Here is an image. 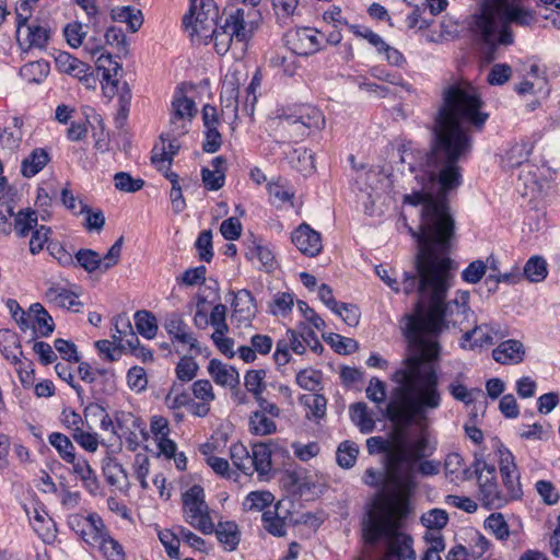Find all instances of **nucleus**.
<instances>
[{
    "label": "nucleus",
    "instance_id": "41",
    "mask_svg": "<svg viewBox=\"0 0 560 560\" xmlns=\"http://www.w3.org/2000/svg\"><path fill=\"white\" fill-rule=\"evenodd\" d=\"M273 495L269 491H253L243 502L244 510L246 511H264L269 508L273 502Z\"/></svg>",
    "mask_w": 560,
    "mask_h": 560
},
{
    "label": "nucleus",
    "instance_id": "28",
    "mask_svg": "<svg viewBox=\"0 0 560 560\" xmlns=\"http://www.w3.org/2000/svg\"><path fill=\"white\" fill-rule=\"evenodd\" d=\"M253 472L265 475L271 469V451L267 443H256L252 452Z\"/></svg>",
    "mask_w": 560,
    "mask_h": 560
},
{
    "label": "nucleus",
    "instance_id": "53",
    "mask_svg": "<svg viewBox=\"0 0 560 560\" xmlns=\"http://www.w3.org/2000/svg\"><path fill=\"white\" fill-rule=\"evenodd\" d=\"M226 306L224 304H217L212 308L209 316V325L214 328L213 332L217 335L226 334L229 331V326L226 324Z\"/></svg>",
    "mask_w": 560,
    "mask_h": 560
},
{
    "label": "nucleus",
    "instance_id": "43",
    "mask_svg": "<svg viewBox=\"0 0 560 560\" xmlns=\"http://www.w3.org/2000/svg\"><path fill=\"white\" fill-rule=\"evenodd\" d=\"M195 114V102L182 92H177L172 102V115L190 120Z\"/></svg>",
    "mask_w": 560,
    "mask_h": 560
},
{
    "label": "nucleus",
    "instance_id": "39",
    "mask_svg": "<svg viewBox=\"0 0 560 560\" xmlns=\"http://www.w3.org/2000/svg\"><path fill=\"white\" fill-rule=\"evenodd\" d=\"M102 469L106 481L112 486H117L122 480L127 481V471L115 458L110 456L103 459Z\"/></svg>",
    "mask_w": 560,
    "mask_h": 560
},
{
    "label": "nucleus",
    "instance_id": "34",
    "mask_svg": "<svg viewBox=\"0 0 560 560\" xmlns=\"http://www.w3.org/2000/svg\"><path fill=\"white\" fill-rule=\"evenodd\" d=\"M249 431L255 435H269L277 431L273 419L259 410L254 411L249 417Z\"/></svg>",
    "mask_w": 560,
    "mask_h": 560
},
{
    "label": "nucleus",
    "instance_id": "32",
    "mask_svg": "<svg viewBox=\"0 0 560 560\" xmlns=\"http://www.w3.org/2000/svg\"><path fill=\"white\" fill-rule=\"evenodd\" d=\"M48 442L66 463L70 464L77 458L74 445L67 435L54 432L48 436Z\"/></svg>",
    "mask_w": 560,
    "mask_h": 560
},
{
    "label": "nucleus",
    "instance_id": "51",
    "mask_svg": "<svg viewBox=\"0 0 560 560\" xmlns=\"http://www.w3.org/2000/svg\"><path fill=\"white\" fill-rule=\"evenodd\" d=\"M265 370H250L245 375V387L255 396V399L261 396L265 389Z\"/></svg>",
    "mask_w": 560,
    "mask_h": 560
},
{
    "label": "nucleus",
    "instance_id": "21",
    "mask_svg": "<svg viewBox=\"0 0 560 560\" xmlns=\"http://www.w3.org/2000/svg\"><path fill=\"white\" fill-rule=\"evenodd\" d=\"M533 151V144L529 141H522L513 144L502 156V166L504 168L523 167L528 164V158Z\"/></svg>",
    "mask_w": 560,
    "mask_h": 560
},
{
    "label": "nucleus",
    "instance_id": "33",
    "mask_svg": "<svg viewBox=\"0 0 560 560\" xmlns=\"http://www.w3.org/2000/svg\"><path fill=\"white\" fill-rule=\"evenodd\" d=\"M49 63L46 61H33L20 69V75L28 83H42L49 73Z\"/></svg>",
    "mask_w": 560,
    "mask_h": 560
},
{
    "label": "nucleus",
    "instance_id": "49",
    "mask_svg": "<svg viewBox=\"0 0 560 560\" xmlns=\"http://www.w3.org/2000/svg\"><path fill=\"white\" fill-rule=\"evenodd\" d=\"M359 450L354 443L343 442L339 445L337 451V463L342 468H351L357 460Z\"/></svg>",
    "mask_w": 560,
    "mask_h": 560
},
{
    "label": "nucleus",
    "instance_id": "31",
    "mask_svg": "<svg viewBox=\"0 0 560 560\" xmlns=\"http://www.w3.org/2000/svg\"><path fill=\"white\" fill-rule=\"evenodd\" d=\"M213 533H215L218 540L230 551L236 549L240 544V534L234 522L219 523Z\"/></svg>",
    "mask_w": 560,
    "mask_h": 560
},
{
    "label": "nucleus",
    "instance_id": "38",
    "mask_svg": "<svg viewBox=\"0 0 560 560\" xmlns=\"http://www.w3.org/2000/svg\"><path fill=\"white\" fill-rule=\"evenodd\" d=\"M548 275L547 262L540 256L530 257L524 266V276L529 282H541Z\"/></svg>",
    "mask_w": 560,
    "mask_h": 560
},
{
    "label": "nucleus",
    "instance_id": "55",
    "mask_svg": "<svg viewBox=\"0 0 560 560\" xmlns=\"http://www.w3.org/2000/svg\"><path fill=\"white\" fill-rule=\"evenodd\" d=\"M448 390L454 399L465 402L466 405H469L475 400L476 394L481 395V389H468L465 385L460 384L457 381H454L448 385Z\"/></svg>",
    "mask_w": 560,
    "mask_h": 560
},
{
    "label": "nucleus",
    "instance_id": "1",
    "mask_svg": "<svg viewBox=\"0 0 560 560\" xmlns=\"http://www.w3.org/2000/svg\"><path fill=\"white\" fill-rule=\"evenodd\" d=\"M479 93H442L435 115L429 151L404 145L400 161L411 173L418 188L405 195L404 203L421 206L420 224L416 230L402 217L404 225L418 244L416 273L405 272L402 291L418 293L413 313L406 314L405 336L408 354L393 373L400 386L395 395L409 404L411 411L441 406L439 377L434 362L439 358L438 335L445 324L460 326L471 315L469 292H458L445 303L451 287L452 259L448 257L455 237V221L446 202L448 191L462 184L459 162L472 148L468 126L481 129L489 118Z\"/></svg>",
    "mask_w": 560,
    "mask_h": 560
},
{
    "label": "nucleus",
    "instance_id": "29",
    "mask_svg": "<svg viewBox=\"0 0 560 560\" xmlns=\"http://www.w3.org/2000/svg\"><path fill=\"white\" fill-rule=\"evenodd\" d=\"M351 420L359 430L366 434L371 433L375 428V421L368 411L365 402H355L350 407Z\"/></svg>",
    "mask_w": 560,
    "mask_h": 560
},
{
    "label": "nucleus",
    "instance_id": "30",
    "mask_svg": "<svg viewBox=\"0 0 560 560\" xmlns=\"http://www.w3.org/2000/svg\"><path fill=\"white\" fill-rule=\"evenodd\" d=\"M444 467L447 476H454L452 480H469L472 478V471L465 467L464 458L458 453L448 454L445 458Z\"/></svg>",
    "mask_w": 560,
    "mask_h": 560
},
{
    "label": "nucleus",
    "instance_id": "8",
    "mask_svg": "<svg viewBox=\"0 0 560 560\" xmlns=\"http://www.w3.org/2000/svg\"><path fill=\"white\" fill-rule=\"evenodd\" d=\"M472 477L476 476L479 499L482 504L489 509H500L505 505L503 492L499 490L495 478V467L482 459H476L474 463Z\"/></svg>",
    "mask_w": 560,
    "mask_h": 560
},
{
    "label": "nucleus",
    "instance_id": "9",
    "mask_svg": "<svg viewBox=\"0 0 560 560\" xmlns=\"http://www.w3.org/2000/svg\"><path fill=\"white\" fill-rule=\"evenodd\" d=\"M122 245L124 236H120L103 257L97 252L89 248H81L74 257L77 264L89 273L96 270L107 271L120 261Z\"/></svg>",
    "mask_w": 560,
    "mask_h": 560
},
{
    "label": "nucleus",
    "instance_id": "56",
    "mask_svg": "<svg viewBox=\"0 0 560 560\" xmlns=\"http://www.w3.org/2000/svg\"><path fill=\"white\" fill-rule=\"evenodd\" d=\"M117 332H119V349H130V351H135L140 346V341L138 336L132 329V326L129 322L124 324V328L119 329L118 325H116Z\"/></svg>",
    "mask_w": 560,
    "mask_h": 560
},
{
    "label": "nucleus",
    "instance_id": "37",
    "mask_svg": "<svg viewBox=\"0 0 560 560\" xmlns=\"http://www.w3.org/2000/svg\"><path fill=\"white\" fill-rule=\"evenodd\" d=\"M25 44L26 49L39 48L43 49L47 46L50 38V31L40 25H27Z\"/></svg>",
    "mask_w": 560,
    "mask_h": 560
},
{
    "label": "nucleus",
    "instance_id": "44",
    "mask_svg": "<svg viewBox=\"0 0 560 560\" xmlns=\"http://www.w3.org/2000/svg\"><path fill=\"white\" fill-rule=\"evenodd\" d=\"M159 539L165 548L167 556L172 559L178 560L180 558L179 555V544L182 538L177 530L164 529L159 533Z\"/></svg>",
    "mask_w": 560,
    "mask_h": 560
},
{
    "label": "nucleus",
    "instance_id": "27",
    "mask_svg": "<svg viewBox=\"0 0 560 560\" xmlns=\"http://www.w3.org/2000/svg\"><path fill=\"white\" fill-rule=\"evenodd\" d=\"M70 464L73 467V472L81 479L88 490L93 492L98 489L97 476L86 458L77 457L74 462Z\"/></svg>",
    "mask_w": 560,
    "mask_h": 560
},
{
    "label": "nucleus",
    "instance_id": "12",
    "mask_svg": "<svg viewBox=\"0 0 560 560\" xmlns=\"http://www.w3.org/2000/svg\"><path fill=\"white\" fill-rule=\"evenodd\" d=\"M287 47L298 56L315 54L320 48L317 31L310 27L293 28L285 33Z\"/></svg>",
    "mask_w": 560,
    "mask_h": 560
},
{
    "label": "nucleus",
    "instance_id": "24",
    "mask_svg": "<svg viewBox=\"0 0 560 560\" xmlns=\"http://www.w3.org/2000/svg\"><path fill=\"white\" fill-rule=\"evenodd\" d=\"M231 294L234 295L232 304L234 313L238 315L240 319L248 322L254 318L257 307L253 294L245 289Z\"/></svg>",
    "mask_w": 560,
    "mask_h": 560
},
{
    "label": "nucleus",
    "instance_id": "57",
    "mask_svg": "<svg viewBox=\"0 0 560 560\" xmlns=\"http://www.w3.org/2000/svg\"><path fill=\"white\" fill-rule=\"evenodd\" d=\"M486 528L491 530L498 539H506L510 535L509 526L500 513H493L485 522Z\"/></svg>",
    "mask_w": 560,
    "mask_h": 560
},
{
    "label": "nucleus",
    "instance_id": "22",
    "mask_svg": "<svg viewBox=\"0 0 560 560\" xmlns=\"http://www.w3.org/2000/svg\"><path fill=\"white\" fill-rule=\"evenodd\" d=\"M493 336L491 329L487 325L476 326L467 330L462 338V347L464 349L483 348L493 345Z\"/></svg>",
    "mask_w": 560,
    "mask_h": 560
},
{
    "label": "nucleus",
    "instance_id": "16",
    "mask_svg": "<svg viewBox=\"0 0 560 560\" xmlns=\"http://www.w3.org/2000/svg\"><path fill=\"white\" fill-rule=\"evenodd\" d=\"M96 68L102 72L105 82L103 85L105 95L113 97L118 91V75L122 71L121 65L110 54H102L96 60Z\"/></svg>",
    "mask_w": 560,
    "mask_h": 560
},
{
    "label": "nucleus",
    "instance_id": "6",
    "mask_svg": "<svg viewBox=\"0 0 560 560\" xmlns=\"http://www.w3.org/2000/svg\"><path fill=\"white\" fill-rule=\"evenodd\" d=\"M370 487L378 488L381 497L374 502L369 513H376L385 499H393L397 504L408 505V497L416 488L415 465H394L385 463V468L376 470L368 468L362 478Z\"/></svg>",
    "mask_w": 560,
    "mask_h": 560
},
{
    "label": "nucleus",
    "instance_id": "4",
    "mask_svg": "<svg viewBox=\"0 0 560 560\" xmlns=\"http://www.w3.org/2000/svg\"><path fill=\"white\" fill-rule=\"evenodd\" d=\"M535 21V13L523 7L521 0H481L479 11L472 15L470 30L494 52L498 46L514 43L511 24L529 26Z\"/></svg>",
    "mask_w": 560,
    "mask_h": 560
},
{
    "label": "nucleus",
    "instance_id": "59",
    "mask_svg": "<svg viewBox=\"0 0 560 560\" xmlns=\"http://www.w3.org/2000/svg\"><path fill=\"white\" fill-rule=\"evenodd\" d=\"M108 560H121L124 557L122 547L108 534L96 546Z\"/></svg>",
    "mask_w": 560,
    "mask_h": 560
},
{
    "label": "nucleus",
    "instance_id": "18",
    "mask_svg": "<svg viewBox=\"0 0 560 560\" xmlns=\"http://www.w3.org/2000/svg\"><path fill=\"white\" fill-rule=\"evenodd\" d=\"M492 357L500 364H517L524 360L525 348L521 341L509 339L493 349Z\"/></svg>",
    "mask_w": 560,
    "mask_h": 560
},
{
    "label": "nucleus",
    "instance_id": "3",
    "mask_svg": "<svg viewBox=\"0 0 560 560\" xmlns=\"http://www.w3.org/2000/svg\"><path fill=\"white\" fill-rule=\"evenodd\" d=\"M219 10L212 0H191L189 13L183 19L186 28H191V36H198L205 43L214 39L218 54L231 52L234 59H242L247 50L248 33L245 27V12L236 9L231 12L220 28L217 27Z\"/></svg>",
    "mask_w": 560,
    "mask_h": 560
},
{
    "label": "nucleus",
    "instance_id": "15",
    "mask_svg": "<svg viewBox=\"0 0 560 560\" xmlns=\"http://www.w3.org/2000/svg\"><path fill=\"white\" fill-rule=\"evenodd\" d=\"M47 284L48 288L45 292L47 303L59 308L80 311L82 303L78 300V294L74 291L54 281H48Z\"/></svg>",
    "mask_w": 560,
    "mask_h": 560
},
{
    "label": "nucleus",
    "instance_id": "11",
    "mask_svg": "<svg viewBox=\"0 0 560 560\" xmlns=\"http://www.w3.org/2000/svg\"><path fill=\"white\" fill-rule=\"evenodd\" d=\"M500 474L504 487L503 497L505 504L512 500H518L523 495L520 472L514 463V456L509 450L500 451Z\"/></svg>",
    "mask_w": 560,
    "mask_h": 560
},
{
    "label": "nucleus",
    "instance_id": "47",
    "mask_svg": "<svg viewBox=\"0 0 560 560\" xmlns=\"http://www.w3.org/2000/svg\"><path fill=\"white\" fill-rule=\"evenodd\" d=\"M253 246H249L250 258L257 257V259L261 262V265L267 269L271 270L275 266V256L272 252L265 245H262L261 241L253 240Z\"/></svg>",
    "mask_w": 560,
    "mask_h": 560
},
{
    "label": "nucleus",
    "instance_id": "62",
    "mask_svg": "<svg viewBox=\"0 0 560 560\" xmlns=\"http://www.w3.org/2000/svg\"><path fill=\"white\" fill-rule=\"evenodd\" d=\"M198 371V364L191 357H184L176 366V375L180 381H191Z\"/></svg>",
    "mask_w": 560,
    "mask_h": 560
},
{
    "label": "nucleus",
    "instance_id": "13",
    "mask_svg": "<svg viewBox=\"0 0 560 560\" xmlns=\"http://www.w3.org/2000/svg\"><path fill=\"white\" fill-rule=\"evenodd\" d=\"M164 328L173 343L182 346H188L189 350H194L195 353H201V348L198 340L194 337V334L189 330L188 325L184 322L182 315L177 313L170 314L164 323Z\"/></svg>",
    "mask_w": 560,
    "mask_h": 560
},
{
    "label": "nucleus",
    "instance_id": "25",
    "mask_svg": "<svg viewBox=\"0 0 560 560\" xmlns=\"http://www.w3.org/2000/svg\"><path fill=\"white\" fill-rule=\"evenodd\" d=\"M114 21L126 23L130 32L136 33L143 24L141 10L133 7H118L110 12Z\"/></svg>",
    "mask_w": 560,
    "mask_h": 560
},
{
    "label": "nucleus",
    "instance_id": "35",
    "mask_svg": "<svg viewBox=\"0 0 560 560\" xmlns=\"http://www.w3.org/2000/svg\"><path fill=\"white\" fill-rule=\"evenodd\" d=\"M30 314L34 316V327L39 331L42 336L47 337L54 331L55 325L52 317L40 303L32 304L30 307Z\"/></svg>",
    "mask_w": 560,
    "mask_h": 560
},
{
    "label": "nucleus",
    "instance_id": "52",
    "mask_svg": "<svg viewBox=\"0 0 560 560\" xmlns=\"http://www.w3.org/2000/svg\"><path fill=\"white\" fill-rule=\"evenodd\" d=\"M326 340L339 354H351L359 348V345L354 339L342 337L338 334H330Z\"/></svg>",
    "mask_w": 560,
    "mask_h": 560
},
{
    "label": "nucleus",
    "instance_id": "5",
    "mask_svg": "<svg viewBox=\"0 0 560 560\" xmlns=\"http://www.w3.org/2000/svg\"><path fill=\"white\" fill-rule=\"evenodd\" d=\"M408 505L397 504L393 499H385L376 513H368L363 521V537L374 545L381 538L387 542V555L398 560H416L412 539L400 532L402 521L407 516Z\"/></svg>",
    "mask_w": 560,
    "mask_h": 560
},
{
    "label": "nucleus",
    "instance_id": "54",
    "mask_svg": "<svg viewBox=\"0 0 560 560\" xmlns=\"http://www.w3.org/2000/svg\"><path fill=\"white\" fill-rule=\"evenodd\" d=\"M422 524L430 530H440L448 522L447 513L440 509H433L421 517Z\"/></svg>",
    "mask_w": 560,
    "mask_h": 560
},
{
    "label": "nucleus",
    "instance_id": "64",
    "mask_svg": "<svg viewBox=\"0 0 560 560\" xmlns=\"http://www.w3.org/2000/svg\"><path fill=\"white\" fill-rule=\"evenodd\" d=\"M365 393L366 397L377 405L383 404L386 400V385L377 377H372L370 380Z\"/></svg>",
    "mask_w": 560,
    "mask_h": 560
},
{
    "label": "nucleus",
    "instance_id": "42",
    "mask_svg": "<svg viewBox=\"0 0 560 560\" xmlns=\"http://www.w3.org/2000/svg\"><path fill=\"white\" fill-rule=\"evenodd\" d=\"M37 226V213L33 210H21L14 218V230L21 237H25L31 230Z\"/></svg>",
    "mask_w": 560,
    "mask_h": 560
},
{
    "label": "nucleus",
    "instance_id": "2",
    "mask_svg": "<svg viewBox=\"0 0 560 560\" xmlns=\"http://www.w3.org/2000/svg\"><path fill=\"white\" fill-rule=\"evenodd\" d=\"M394 383L396 386L392 389V397L386 406V416L395 424L390 439L371 436L366 440V448L370 454L384 453L385 463L416 465L435 450L427 432V412L435 408H425L420 412L411 411L406 400L396 397L395 392L400 384Z\"/></svg>",
    "mask_w": 560,
    "mask_h": 560
},
{
    "label": "nucleus",
    "instance_id": "36",
    "mask_svg": "<svg viewBox=\"0 0 560 560\" xmlns=\"http://www.w3.org/2000/svg\"><path fill=\"white\" fill-rule=\"evenodd\" d=\"M231 459L240 470L245 475L253 474L252 454L242 443H234L230 448Z\"/></svg>",
    "mask_w": 560,
    "mask_h": 560
},
{
    "label": "nucleus",
    "instance_id": "63",
    "mask_svg": "<svg viewBox=\"0 0 560 560\" xmlns=\"http://www.w3.org/2000/svg\"><path fill=\"white\" fill-rule=\"evenodd\" d=\"M512 68L508 63L494 65L488 73V83L491 85H502L510 80Z\"/></svg>",
    "mask_w": 560,
    "mask_h": 560
},
{
    "label": "nucleus",
    "instance_id": "60",
    "mask_svg": "<svg viewBox=\"0 0 560 560\" xmlns=\"http://www.w3.org/2000/svg\"><path fill=\"white\" fill-rule=\"evenodd\" d=\"M320 380V372L313 369L300 371L296 375V383L302 388L311 392L315 390L319 386Z\"/></svg>",
    "mask_w": 560,
    "mask_h": 560
},
{
    "label": "nucleus",
    "instance_id": "23",
    "mask_svg": "<svg viewBox=\"0 0 560 560\" xmlns=\"http://www.w3.org/2000/svg\"><path fill=\"white\" fill-rule=\"evenodd\" d=\"M81 535L86 544L93 547L97 546L107 535L102 518L95 513L89 514L84 520Z\"/></svg>",
    "mask_w": 560,
    "mask_h": 560
},
{
    "label": "nucleus",
    "instance_id": "61",
    "mask_svg": "<svg viewBox=\"0 0 560 560\" xmlns=\"http://www.w3.org/2000/svg\"><path fill=\"white\" fill-rule=\"evenodd\" d=\"M270 198H273V201H279L281 203L290 201L294 191L284 183L280 180L269 183L267 186Z\"/></svg>",
    "mask_w": 560,
    "mask_h": 560
},
{
    "label": "nucleus",
    "instance_id": "45",
    "mask_svg": "<svg viewBox=\"0 0 560 560\" xmlns=\"http://www.w3.org/2000/svg\"><path fill=\"white\" fill-rule=\"evenodd\" d=\"M518 180L524 183L525 191L523 192L526 195L528 190L530 192L539 191L542 187L539 176L537 174V167L532 164H525L522 167V171L518 175Z\"/></svg>",
    "mask_w": 560,
    "mask_h": 560
},
{
    "label": "nucleus",
    "instance_id": "20",
    "mask_svg": "<svg viewBox=\"0 0 560 560\" xmlns=\"http://www.w3.org/2000/svg\"><path fill=\"white\" fill-rule=\"evenodd\" d=\"M56 65L61 72L78 78L80 81H89L92 77L90 66L72 57L70 54L62 52L56 58Z\"/></svg>",
    "mask_w": 560,
    "mask_h": 560
},
{
    "label": "nucleus",
    "instance_id": "10",
    "mask_svg": "<svg viewBox=\"0 0 560 560\" xmlns=\"http://www.w3.org/2000/svg\"><path fill=\"white\" fill-rule=\"evenodd\" d=\"M282 124L284 127H291L296 137H304L310 129H323L325 117L318 108L302 105L293 114L284 115Z\"/></svg>",
    "mask_w": 560,
    "mask_h": 560
},
{
    "label": "nucleus",
    "instance_id": "58",
    "mask_svg": "<svg viewBox=\"0 0 560 560\" xmlns=\"http://www.w3.org/2000/svg\"><path fill=\"white\" fill-rule=\"evenodd\" d=\"M63 33L68 44L73 48L80 47L88 34L86 31H84V25L81 22L69 23L65 27Z\"/></svg>",
    "mask_w": 560,
    "mask_h": 560
},
{
    "label": "nucleus",
    "instance_id": "46",
    "mask_svg": "<svg viewBox=\"0 0 560 560\" xmlns=\"http://www.w3.org/2000/svg\"><path fill=\"white\" fill-rule=\"evenodd\" d=\"M301 402L310 409L311 416L320 419L326 413L327 400L319 394H307L301 397Z\"/></svg>",
    "mask_w": 560,
    "mask_h": 560
},
{
    "label": "nucleus",
    "instance_id": "7",
    "mask_svg": "<svg viewBox=\"0 0 560 560\" xmlns=\"http://www.w3.org/2000/svg\"><path fill=\"white\" fill-rule=\"evenodd\" d=\"M183 517L187 524L203 535L214 532V522L201 486L195 485L183 494Z\"/></svg>",
    "mask_w": 560,
    "mask_h": 560
},
{
    "label": "nucleus",
    "instance_id": "40",
    "mask_svg": "<svg viewBox=\"0 0 560 560\" xmlns=\"http://www.w3.org/2000/svg\"><path fill=\"white\" fill-rule=\"evenodd\" d=\"M136 328L147 339L155 337L158 331L156 318L148 311H138L135 314Z\"/></svg>",
    "mask_w": 560,
    "mask_h": 560
},
{
    "label": "nucleus",
    "instance_id": "19",
    "mask_svg": "<svg viewBox=\"0 0 560 560\" xmlns=\"http://www.w3.org/2000/svg\"><path fill=\"white\" fill-rule=\"evenodd\" d=\"M208 372L218 385L234 388L240 383V374L236 369L218 359H212L209 362Z\"/></svg>",
    "mask_w": 560,
    "mask_h": 560
},
{
    "label": "nucleus",
    "instance_id": "14",
    "mask_svg": "<svg viewBox=\"0 0 560 560\" xmlns=\"http://www.w3.org/2000/svg\"><path fill=\"white\" fill-rule=\"evenodd\" d=\"M291 241L302 254L308 257L317 256L323 248L320 234L306 223H302L292 232Z\"/></svg>",
    "mask_w": 560,
    "mask_h": 560
},
{
    "label": "nucleus",
    "instance_id": "50",
    "mask_svg": "<svg viewBox=\"0 0 560 560\" xmlns=\"http://www.w3.org/2000/svg\"><path fill=\"white\" fill-rule=\"evenodd\" d=\"M261 520L268 533L279 537L285 535L284 521L277 515L276 510L264 511Z\"/></svg>",
    "mask_w": 560,
    "mask_h": 560
},
{
    "label": "nucleus",
    "instance_id": "48",
    "mask_svg": "<svg viewBox=\"0 0 560 560\" xmlns=\"http://www.w3.org/2000/svg\"><path fill=\"white\" fill-rule=\"evenodd\" d=\"M115 187L125 192H136L144 186V180L141 178H133L129 173L119 172L114 176Z\"/></svg>",
    "mask_w": 560,
    "mask_h": 560
},
{
    "label": "nucleus",
    "instance_id": "17",
    "mask_svg": "<svg viewBox=\"0 0 560 560\" xmlns=\"http://www.w3.org/2000/svg\"><path fill=\"white\" fill-rule=\"evenodd\" d=\"M160 140L161 144H155L152 150L151 162L159 171H163L166 162L168 165L172 164L173 158L179 151L180 144L177 137H172L170 133H162Z\"/></svg>",
    "mask_w": 560,
    "mask_h": 560
},
{
    "label": "nucleus",
    "instance_id": "26",
    "mask_svg": "<svg viewBox=\"0 0 560 560\" xmlns=\"http://www.w3.org/2000/svg\"><path fill=\"white\" fill-rule=\"evenodd\" d=\"M50 158L45 149L37 148L31 152L22 162V174L24 177H33L39 173L49 162Z\"/></svg>",
    "mask_w": 560,
    "mask_h": 560
}]
</instances>
